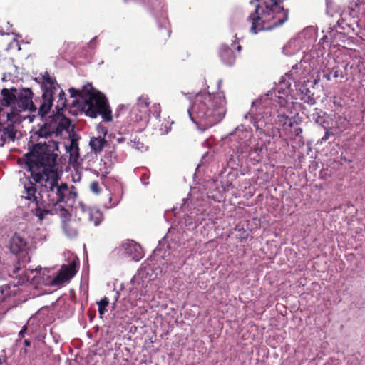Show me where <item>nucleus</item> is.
Segmentation results:
<instances>
[{"label": "nucleus", "mask_w": 365, "mask_h": 365, "mask_svg": "<svg viewBox=\"0 0 365 365\" xmlns=\"http://www.w3.org/2000/svg\"><path fill=\"white\" fill-rule=\"evenodd\" d=\"M27 354H28V350H27V347H24L21 350V353H20V356H27Z\"/></svg>", "instance_id": "34"}, {"label": "nucleus", "mask_w": 365, "mask_h": 365, "mask_svg": "<svg viewBox=\"0 0 365 365\" xmlns=\"http://www.w3.org/2000/svg\"><path fill=\"white\" fill-rule=\"evenodd\" d=\"M161 113V106L160 103H155L150 107L149 106V118L152 115L156 118H158Z\"/></svg>", "instance_id": "24"}, {"label": "nucleus", "mask_w": 365, "mask_h": 365, "mask_svg": "<svg viewBox=\"0 0 365 365\" xmlns=\"http://www.w3.org/2000/svg\"><path fill=\"white\" fill-rule=\"evenodd\" d=\"M250 3L255 8L247 18L253 34L277 28L288 21L289 10L284 8L281 0H252Z\"/></svg>", "instance_id": "3"}, {"label": "nucleus", "mask_w": 365, "mask_h": 365, "mask_svg": "<svg viewBox=\"0 0 365 365\" xmlns=\"http://www.w3.org/2000/svg\"><path fill=\"white\" fill-rule=\"evenodd\" d=\"M78 266V259H73L68 264H63L51 284L53 286H59L69 282L76 275Z\"/></svg>", "instance_id": "8"}, {"label": "nucleus", "mask_w": 365, "mask_h": 365, "mask_svg": "<svg viewBox=\"0 0 365 365\" xmlns=\"http://www.w3.org/2000/svg\"><path fill=\"white\" fill-rule=\"evenodd\" d=\"M219 55L222 62L227 65L231 66L235 61V55L233 51L227 46H221L219 51Z\"/></svg>", "instance_id": "15"}, {"label": "nucleus", "mask_w": 365, "mask_h": 365, "mask_svg": "<svg viewBox=\"0 0 365 365\" xmlns=\"http://www.w3.org/2000/svg\"><path fill=\"white\" fill-rule=\"evenodd\" d=\"M277 122L282 125H285L289 123V125H292V119L286 115L284 111L279 112L277 115Z\"/></svg>", "instance_id": "23"}, {"label": "nucleus", "mask_w": 365, "mask_h": 365, "mask_svg": "<svg viewBox=\"0 0 365 365\" xmlns=\"http://www.w3.org/2000/svg\"><path fill=\"white\" fill-rule=\"evenodd\" d=\"M108 304L109 300L106 297H103L100 302H98V312L101 317H102L104 314L105 312L106 311V307L108 306Z\"/></svg>", "instance_id": "27"}, {"label": "nucleus", "mask_w": 365, "mask_h": 365, "mask_svg": "<svg viewBox=\"0 0 365 365\" xmlns=\"http://www.w3.org/2000/svg\"><path fill=\"white\" fill-rule=\"evenodd\" d=\"M83 95V102L79 107L86 116L95 118L98 115H101L106 122L113 120L112 111L107 98L96 91L91 84L88 83L84 86Z\"/></svg>", "instance_id": "5"}, {"label": "nucleus", "mask_w": 365, "mask_h": 365, "mask_svg": "<svg viewBox=\"0 0 365 365\" xmlns=\"http://www.w3.org/2000/svg\"><path fill=\"white\" fill-rule=\"evenodd\" d=\"M14 288L16 287V286L14 284L12 285ZM11 284H5L0 286V296L4 297V301L8 297H10L12 294H14V293H12V291L11 290Z\"/></svg>", "instance_id": "22"}, {"label": "nucleus", "mask_w": 365, "mask_h": 365, "mask_svg": "<svg viewBox=\"0 0 365 365\" xmlns=\"http://www.w3.org/2000/svg\"><path fill=\"white\" fill-rule=\"evenodd\" d=\"M117 254L123 252L125 256L134 261H139L144 256L142 247L139 244L131 240H126L121 245L116 248Z\"/></svg>", "instance_id": "9"}, {"label": "nucleus", "mask_w": 365, "mask_h": 365, "mask_svg": "<svg viewBox=\"0 0 365 365\" xmlns=\"http://www.w3.org/2000/svg\"><path fill=\"white\" fill-rule=\"evenodd\" d=\"M4 302V297H1L0 296V305L1 304V303H3Z\"/></svg>", "instance_id": "40"}, {"label": "nucleus", "mask_w": 365, "mask_h": 365, "mask_svg": "<svg viewBox=\"0 0 365 365\" xmlns=\"http://www.w3.org/2000/svg\"><path fill=\"white\" fill-rule=\"evenodd\" d=\"M1 95L2 98H0V115L9 118L19 125L22 120L20 115L22 111L29 110L32 112L36 110L32 101L33 93L29 88L20 91L15 88H3Z\"/></svg>", "instance_id": "4"}, {"label": "nucleus", "mask_w": 365, "mask_h": 365, "mask_svg": "<svg viewBox=\"0 0 365 365\" xmlns=\"http://www.w3.org/2000/svg\"><path fill=\"white\" fill-rule=\"evenodd\" d=\"M49 147L50 150L46 153V147L38 145L26 156V163L34 182L29 180L25 184L23 197L36 201V185H38L43 197L55 206L64 201L68 186L66 182H59L61 176L57 168V155L53 153L56 145L52 143Z\"/></svg>", "instance_id": "1"}, {"label": "nucleus", "mask_w": 365, "mask_h": 365, "mask_svg": "<svg viewBox=\"0 0 365 365\" xmlns=\"http://www.w3.org/2000/svg\"><path fill=\"white\" fill-rule=\"evenodd\" d=\"M36 207L34 210L33 212L34 214L38 217L40 220H43L44 216L48 214H53L52 210H49L46 206L40 205L39 202L37 201V200L35 201Z\"/></svg>", "instance_id": "19"}, {"label": "nucleus", "mask_w": 365, "mask_h": 365, "mask_svg": "<svg viewBox=\"0 0 365 365\" xmlns=\"http://www.w3.org/2000/svg\"><path fill=\"white\" fill-rule=\"evenodd\" d=\"M221 82H222L221 80L218 81V83H217L218 87H220Z\"/></svg>", "instance_id": "45"}, {"label": "nucleus", "mask_w": 365, "mask_h": 365, "mask_svg": "<svg viewBox=\"0 0 365 365\" xmlns=\"http://www.w3.org/2000/svg\"><path fill=\"white\" fill-rule=\"evenodd\" d=\"M6 364V356H2L0 357V365H4Z\"/></svg>", "instance_id": "35"}, {"label": "nucleus", "mask_w": 365, "mask_h": 365, "mask_svg": "<svg viewBox=\"0 0 365 365\" xmlns=\"http://www.w3.org/2000/svg\"><path fill=\"white\" fill-rule=\"evenodd\" d=\"M59 215L62 220V228L65 235L69 238L76 237L81 226V219L71 218L68 211L63 207H61Z\"/></svg>", "instance_id": "7"}, {"label": "nucleus", "mask_w": 365, "mask_h": 365, "mask_svg": "<svg viewBox=\"0 0 365 365\" xmlns=\"http://www.w3.org/2000/svg\"><path fill=\"white\" fill-rule=\"evenodd\" d=\"M16 365H31V361L30 358L25 356H19V358L17 360Z\"/></svg>", "instance_id": "30"}, {"label": "nucleus", "mask_w": 365, "mask_h": 365, "mask_svg": "<svg viewBox=\"0 0 365 365\" xmlns=\"http://www.w3.org/2000/svg\"><path fill=\"white\" fill-rule=\"evenodd\" d=\"M81 210L84 217L88 219V220L95 226L99 225L103 220V213L98 208L87 207L81 204Z\"/></svg>", "instance_id": "11"}, {"label": "nucleus", "mask_w": 365, "mask_h": 365, "mask_svg": "<svg viewBox=\"0 0 365 365\" xmlns=\"http://www.w3.org/2000/svg\"><path fill=\"white\" fill-rule=\"evenodd\" d=\"M24 347H29L31 346V342L28 339H25L24 341Z\"/></svg>", "instance_id": "36"}, {"label": "nucleus", "mask_w": 365, "mask_h": 365, "mask_svg": "<svg viewBox=\"0 0 365 365\" xmlns=\"http://www.w3.org/2000/svg\"><path fill=\"white\" fill-rule=\"evenodd\" d=\"M292 69H293V70H297V69H298V66H297V65L294 66L292 67Z\"/></svg>", "instance_id": "43"}, {"label": "nucleus", "mask_w": 365, "mask_h": 365, "mask_svg": "<svg viewBox=\"0 0 365 365\" xmlns=\"http://www.w3.org/2000/svg\"><path fill=\"white\" fill-rule=\"evenodd\" d=\"M329 136H330V133L327 130L324 135V136L322 138V141H327L329 138Z\"/></svg>", "instance_id": "33"}, {"label": "nucleus", "mask_w": 365, "mask_h": 365, "mask_svg": "<svg viewBox=\"0 0 365 365\" xmlns=\"http://www.w3.org/2000/svg\"><path fill=\"white\" fill-rule=\"evenodd\" d=\"M331 74H330V73H329V74H327V75L326 76V78H327L328 81H329V80L331 79V77H330V76H331Z\"/></svg>", "instance_id": "41"}, {"label": "nucleus", "mask_w": 365, "mask_h": 365, "mask_svg": "<svg viewBox=\"0 0 365 365\" xmlns=\"http://www.w3.org/2000/svg\"><path fill=\"white\" fill-rule=\"evenodd\" d=\"M68 151L70 155V161L78 163L79 158V148L76 140L72 139L71 140L70 145L68 148Z\"/></svg>", "instance_id": "18"}, {"label": "nucleus", "mask_w": 365, "mask_h": 365, "mask_svg": "<svg viewBox=\"0 0 365 365\" xmlns=\"http://www.w3.org/2000/svg\"><path fill=\"white\" fill-rule=\"evenodd\" d=\"M225 97L223 92H200L195 95L187 112L191 120L205 128H210L224 118Z\"/></svg>", "instance_id": "2"}, {"label": "nucleus", "mask_w": 365, "mask_h": 365, "mask_svg": "<svg viewBox=\"0 0 365 365\" xmlns=\"http://www.w3.org/2000/svg\"><path fill=\"white\" fill-rule=\"evenodd\" d=\"M348 66V63H345L344 61L339 62L330 70V74H332L334 78H344L346 75L345 71Z\"/></svg>", "instance_id": "17"}, {"label": "nucleus", "mask_w": 365, "mask_h": 365, "mask_svg": "<svg viewBox=\"0 0 365 365\" xmlns=\"http://www.w3.org/2000/svg\"><path fill=\"white\" fill-rule=\"evenodd\" d=\"M91 190L95 194H99L101 191L99 182L98 181H93L90 185Z\"/></svg>", "instance_id": "31"}, {"label": "nucleus", "mask_w": 365, "mask_h": 365, "mask_svg": "<svg viewBox=\"0 0 365 365\" xmlns=\"http://www.w3.org/2000/svg\"><path fill=\"white\" fill-rule=\"evenodd\" d=\"M66 106V95L63 90L60 91L58 94V100L57 101L56 109L58 110H63Z\"/></svg>", "instance_id": "26"}, {"label": "nucleus", "mask_w": 365, "mask_h": 365, "mask_svg": "<svg viewBox=\"0 0 365 365\" xmlns=\"http://www.w3.org/2000/svg\"><path fill=\"white\" fill-rule=\"evenodd\" d=\"M26 330H27V325L25 324L24 326H23V327L20 330V331L19 333V337L24 338Z\"/></svg>", "instance_id": "32"}, {"label": "nucleus", "mask_w": 365, "mask_h": 365, "mask_svg": "<svg viewBox=\"0 0 365 365\" xmlns=\"http://www.w3.org/2000/svg\"><path fill=\"white\" fill-rule=\"evenodd\" d=\"M288 76H291L293 79H295V78L294 77V73H293V70L292 71H290L287 74Z\"/></svg>", "instance_id": "38"}, {"label": "nucleus", "mask_w": 365, "mask_h": 365, "mask_svg": "<svg viewBox=\"0 0 365 365\" xmlns=\"http://www.w3.org/2000/svg\"><path fill=\"white\" fill-rule=\"evenodd\" d=\"M255 151L256 152H261L262 151V148H257V149H255Z\"/></svg>", "instance_id": "44"}, {"label": "nucleus", "mask_w": 365, "mask_h": 365, "mask_svg": "<svg viewBox=\"0 0 365 365\" xmlns=\"http://www.w3.org/2000/svg\"><path fill=\"white\" fill-rule=\"evenodd\" d=\"M106 133H107V130H105L103 131V134H104V135H105Z\"/></svg>", "instance_id": "46"}, {"label": "nucleus", "mask_w": 365, "mask_h": 365, "mask_svg": "<svg viewBox=\"0 0 365 365\" xmlns=\"http://www.w3.org/2000/svg\"><path fill=\"white\" fill-rule=\"evenodd\" d=\"M26 240L16 233L11 237L9 241L10 250L16 255L23 252L26 249Z\"/></svg>", "instance_id": "14"}, {"label": "nucleus", "mask_w": 365, "mask_h": 365, "mask_svg": "<svg viewBox=\"0 0 365 365\" xmlns=\"http://www.w3.org/2000/svg\"><path fill=\"white\" fill-rule=\"evenodd\" d=\"M21 160L25 162L26 167L29 170V168H28V166H27V165L26 163V160H25V157L24 156L22 158ZM19 162H21V160H19Z\"/></svg>", "instance_id": "39"}, {"label": "nucleus", "mask_w": 365, "mask_h": 365, "mask_svg": "<svg viewBox=\"0 0 365 365\" xmlns=\"http://www.w3.org/2000/svg\"><path fill=\"white\" fill-rule=\"evenodd\" d=\"M148 4L151 11H158L163 9V0H148Z\"/></svg>", "instance_id": "25"}, {"label": "nucleus", "mask_w": 365, "mask_h": 365, "mask_svg": "<svg viewBox=\"0 0 365 365\" xmlns=\"http://www.w3.org/2000/svg\"><path fill=\"white\" fill-rule=\"evenodd\" d=\"M111 170V165L108 164L103 160H101L99 163V168H98V174L102 177H106L108 174L110 173Z\"/></svg>", "instance_id": "21"}, {"label": "nucleus", "mask_w": 365, "mask_h": 365, "mask_svg": "<svg viewBox=\"0 0 365 365\" xmlns=\"http://www.w3.org/2000/svg\"><path fill=\"white\" fill-rule=\"evenodd\" d=\"M53 94L54 93L52 91H45L42 96V101L38 110V115L42 118L49 113L52 107Z\"/></svg>", "instance_id": "13"}, {"label": "nucleus", "mask_w": 365, "mask_h": 365, "mask_svg": "<svg viewBox=\"0 0 365 365\" xmlns=\"http://www.w3.org/2000/svg\"><path fill=\"white\" fill-rule=\"evenodd\" d=\"M83 91H84V86L83 87V88L81 90H77V89H75L74 88H71L69 89V93H70L71 97H72V98H76V97L80 98V99L81 101V103L78 102V103H80V105L81 103H83Z\"/></svg>", "instance_id": "28"}, {"label": "nucleus", "mask_w": 365, "mask_h": 365, "mask_svg": "<svg viewBox=\"0 0 365 365\" xmlns=\"http://www.w3.org/2000/svg\"><path fill=\"white\" fill-rule=\"evenodd\" d=\"M150 101L147 95H142L138 97L135 103V109L139 112L138 118L136 120L148 121L149 120V106Z\"/></svg>", "instance_id": "12"}, {"label": "nucleus", "mask_w": 365, "mask_h": 365, "mask_svg": "<svg viewBox=\"0 0 365 365\" xmlns=\"http://www.w3.org/2000/svg\"><path fill=\"white\" fill-rule=\"evenodd\" d=\"M253 126L261 135L275 137L279 134V130L273 126L271 119L267 120L264 116H257L252 120Z\"/></svg>", "instance_id": "10"}, {"label": "nucleus", "mask_w": 365, "mask_h": 365, "mask_svg": "<svg viewBox=\"0 0 365 365\" xmlns=\"http://www.w3.org/2000/svg\"><path fill=\"white\" fill-rule=\"evenodd\" d=\"M130 146L138 150H143L145 149L144 143L140 141V139L135 138L128 143Z\"/></svg>", "instance_id": "29"}, {"label": "nucleus", "mask_w": 365, "mask_h": 365, "mask_svg": "<svg viewBox=\"0 0 365 365\" xmlns=\"http://www.w3.org/2000/svg\"><path fill=\"white\" fill-rule=\"evenodd\" d=\"M70 125L71 120L67 118H61L59 120H53L50 123H45L36 131V134L38 138L48 139V141H45L44 143L39 142L33 145L29 149V151L24 155V157L26 158L27 155L31 153L38 145L46 147V150H50L49 146L51 145L52 143L56 145V149H53V153L58 157V155L57 152L58 151L59 143L58 139L64 130H68ZM46 153H48V151Z\"/></svg>", "instance_id": "6"}, {"label": "nucleus", "mask_w": 365, "mask_h": 365, "mask_svg": "<svg viewBox=\"0 0 365 365\" xmlns=\"http://www.w3.org/2000/svg\"><path fill=\"white\" fill-rule=\"evenodd\" d=\"M243 233H244V236L241 237H240V240H247V236H248V234L246 233L245 231H243Z\"/></svg>", "instance_id": "37"}, {"label": "nucleus", "mask_w": 365, "mask_h": 365, "mask_svg": "<svg viewBox=\"0 0 365 365\" xmlns=\"http://www.w3.org/2000/svg\"><path fill=\"white\" fill-rule=\"evenodd\" d=\"M107 143V141L103 137H93L90 140L89 145L91 150L96 153L102 151Z\"/></svg>", "instance_id": "16"}, {"label": "nucleus", "mask_w": 365, "mask_h": 365, "mask_svg": "<svg viewBox=\"0 0 365 365\" xmlns=\"http://www.w3.org/2000/svg\"><path fill=\"white\" fill-rule=\"evenodd\" d=\"M43 83L50 86V88L46 89V91H52L54 93V91L59 88V86L57 84L56 79L51 76L48 72H45V73L43 75Z\"/></svg>", "instance_id": "20"}, {"label": "nucleus", "mask_w": 365, "mask_h": 365, "mask_svg": "<svg viewBox=\"0 0 365 365\" xmlns=\"http://www.w3.org/2000/svg\"><path fill=\"white\" fill-rule=\"evenodd\" d=\"M237 51H241V48H242V46H241L240 45H238V46H237Z\"/></svg>", "instance_id": "42"}]
</instances>
